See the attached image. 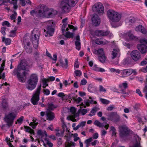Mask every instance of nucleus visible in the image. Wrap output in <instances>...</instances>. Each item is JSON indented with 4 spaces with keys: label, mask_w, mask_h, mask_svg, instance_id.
Instances as JSON below:
<instances>
[{
    "label": "nucleus",
    "mask_w": 147,
    "mask_h": 147,
    "mask_svg": "<svg viewBox=\"0 0 147 147\" xmlns=\"http://www.w3.org/2000/svg\"><path fill=\"white\" fill-rule=\"evenodd\" d=\"M37 14L38 17L50 18L53 16L54 11L44 4H40Z\"/></svg>",
    "instance_id": "nucleus-1"
},
{
    "label": "nucleus",
    "mask_w": 147,
    "mask_h": 147,
    "mask_svg": "<svg viewBox=\"0 0 147 147\" xmlns=\"http://www.w3.org/2000/svg\"><path fill=\"white\" fill-rule=\"evenodd\" d=\"M77 2V0H63L61 3L60 7L65 12H68L70 7L75 5Z\"/></svg>",
    "instance_id": "nucleus-2"
},
{
    "label": "nucleus",
    "mask_w": 147,
    "mask_h": 147,
    "mask_svg": "<svg viewBox=\"0 0 147 147\" xmlns=\"http://www.w3.org/2000/svg\"><path fill=\"white\" fill-rule=\"evenodd\" d=\"M38 78L35 74H33L30 78L27 81L26 85V88L28 90H32L36 87L38 82Z\"/></svg>",
    "instance_id": "nucleus-3"
},
{
    "label": "nucleus",
    "mask_w": 147,
    "mask_h": 147,
    "mask_svg": "<svg viewBox=\"0 0 147 147\" xmlns=\"http://www.w3.org/2000/svg\"><path fill=\"white\" fill-rule=\"evenodd\" d=\"M107 15L109 20L115 23L119 22L121 17L120 13L112 9H109L108 10Z\"/></svg>",
    "instance_id": "nucleus-4"
},
{
    "label": "nucleus",
    "mask_w": 147,
    "mask_h": 147,
    "mask_svg": "<svg viewBox=\"0 0 147 147\" xmlns=\"http://www.w3.org/2000/svg\"><path fill=\"white\" fill-rule=\"evenodd\" d=\"M39 35L40 31L38 30L34 29L33 30L31 40L35 49L37 48L38 47Z\"/></svg>",
    "instance_id": "nucleus-5"
},
{
    "label": "nucleus",
    "mask_w": 147,
    "mask_h": 147,
    "mask_svg": "<svg viewBox=\"0 0 147 147\" xmlns=\"http://www.w3.org/2000/svg\"><path fill=\"white\" fill-rule=\"evenodd\" d=\"M41 88V85H40L36 89L35 93L33 94L31 99V102L34 105H36L39 100V95Z\"/></svg>",
    "instance_id": "nucleus-6"
},
{
    "label": "nucleus",
    "mask_w": 147,
    "mask_h": 147,
    "mask_svg": "<svg viewBox=\"0 0 147 147\" xmlns=\"http://www.w3.org/2000/svg\"><path fill=\"white\" fill-rule=\"evenodd\" d=\"M47 27L46 29L44 30L45 33H44L45 36L46 37H48L52 36L54 32V30L52 27L53 22L51 21H49L46 23Z\"/></svg>",
    "instance_id": "nucleus-7"
},
{
    "label": "nucleus",
    "mask_w": 147,
    "mask_h": 147,
    "mask_svg": "<svg viewBox=\"0 0 147 147\" xmlns=\"http://www.w3.org/2000/svg\"><path fill=\"white\" fill-rule=\"evenodd\" d=\"M16 116V114L14 112L9 113L5 115L4 117L5 121L6 122L9 126H11L13 120Z\"/></svg>",
    "instance_id": "nucleus-8"
},
{
    "label": "nucleus",
    "mask_w": 147,
    "mask_h": 147,
    "mask_svg": "<svg viewBox=\"0 0 147 147\" xmlns=\"http://www.w3.org/2000/svg\"><path fill=\"white\" fill-rule=\"evenodd\" d=\"M92 10L94 11L97 12L100 14H102L104 13L103 6L100 3H95L92 7Z\"/></svg>",
    "instance_id": "nucleus-9"
},
{
    "label": "nucleus",
    "mask_w": 147,
    "mask_h": 147,
    "mask_svg": "<svg viewBox=\"0 0 147 147\" xmlns=\"http://www.w3.org/2000/svg\"><path fill=\"white\" fill-rule=\"evenodd\" d=\"M131 56L132 59L135 61L140 60L141 57L140 53L137 50H134L131 52Z\"/></svg>",
    "instance_id": "nucleus-10"
},
{
    "label": "nucleus",
    "mask_w": 147,
    "mask_h": 147,
    "mask_svg": "<svg viewBox=\"0 0 147 147\" xmlns=\"http://www.w3.org/2000/svg\"><path fill=\"white\" fill-rule=\"evenodd\" d=\"M94 34L98 37L106 36L109 34L110 36H112L113 34L110 33L108 31H105L104 30H97L95 31Z\"/></svg>",
    "instance_id": "nucleus-11"
},
{
    "label": "nucleus",
    "mask_w": 147,
    "mask_h": 147,
    "mask_svg": "<svg viewBox=\"0 0 147 147\" xmlns=\"http://www.w3.org/2000/svg\"><path fill=\"white\" fill-rule=\"evenodd\" d=\"M26 36L24 37L23 42L25 45V49L26 52L28 53H30L32 52V49L30 46V42Z\"/></svg>",
    "instance_id": "nucleus-12"
},
{
    "label": "nucleus",
    "mask_w": 147,
    "mask_h": 147,
    "mask_svg": "<svg viewBox=\"0 0 147 147\" xmlns=\"http://www.w3.org/2000/svg\"><path fill=\"white\" fill-rule=\"evenodd\" d=\"M91 20L92 24L94 26H98L100 23V19L98 15L96 14L93 15Z\"/></svg>",
    "instance_id": "nucleus-13"
},
{
    "label": "nucleus",
    "mask_w": 147,
    "mask_h": 147,
    "mask_svg": "<svg viewBox=\"0 0 147 147\" xmlns=\"http://www.w3.org/2000/svg\"><path fill=\"white\" fill-rule=\"evenodd\" d=\"M120 136L123 137L129 134V131L127 127L125 126H122L119 127Z\"/></svg>",
    "instance_id": "nucleus-14"
},
{
    "label": "nucleus",
    "mask_w": 147,
    "mask_h": 147,
    "mask_svg": "<svg viewBox=\"0 0 147 147\" xmlns=\"http://www.w3.org/2000/svg\"><path fill=\"white\" fill-rule=\"evenodd\" d=\"M28 65L25 59H23L21 61L20 64L18 66V70H20L21 71V70H26V67Z\"/></svg>",
    "instance_id": "nucleus-15"
},
{
    "label": "nucleus",
    "mask_w": 147,
    "mask_h": 147,
    "mask_svg": "<svg viewBox=\"0 0 147 147\" xmlns=\"http://www.w3.org/2000/svg\"><path fill=\"white\" fill-rule=\"evenodd\" d=\"M27 72L25 71H23L22 72V74L20 73V72H18L17 74V77L19 81L21 82H24L26 79V76Z\"/></svg>",
    "instance_id": "nucleus-16"
},
{
    "label": "nucleus",
    "mask_w": 147,
    "mask_h": 147,
    "mask_svg": "<svg viewBox=\"0 0 147 147\" xmlns=\"http://www.w3.org/2000/svg\"><path fill=\"white\" fill-rule=\"evenodd\" d=\"M80 109H79L78 111V113H81L82 115H85L87 112V110L86 109H81L82 107H86V105L87 106H89V102L86 103V105L83 104V103H81L80 104Z\"/></svg>",
    "instance_id": "nucleus-17"
},
{
    "label": "nucleus",
    "mask_w": 147,
    "mask_h": 147,
    "mask_svg": "<svg viewBox=\"0 0 147 147\" xmlns=\"http://www.w3.org/2000/svg\"><path fill=\"white\" fill-rule=\"evenodd\" d=\"M137 47L142 53H146L147 52V47L145 45L142 44H138L137 45Z\"/></svg>",
    "instance_id": "nucleus-18"
},
{
    "label": "nucleus",
    "mask_w": 147,
    "mask_h": 147,
    "mask_svg": "<svg viewBox=\"0 0 147 147\" xmlns=\"http://www.w3.org/2000/svg\"><path fill=\"white\" fill-rule=\"evenodd\" d=\"M111 58L113 59L117 57H119L120 55V51L119 49H113L111 53Z\"/></svg>",
    "instance_id": "nucleus-19"
},
{
    "label": "nucleus",
    "mask_w": 147,
    "mask_h": 147,
    "mask_svg": "<svg viewBox=\"0 0 147 147\" xmlns=\"http://www.w3.org/2000/svg\"><path fill=\"white\" fill-rule=\"evenodd\" d=\"M94 125L100 127H105L107 129H108L109 127L108 124H107L106 125H105L104 123H101L98 121L97 120H96L94 121Z\"/></svg>",
    "instance_id": "nucleus-20"
},
{
    "label": "nucleus",
    "mask_w": 147,
    "mask_h": 147,
    "mask_svg": "<svg viewBox=\"0 0 147 147\" xmlns=\"http://www.w3.org/2000/svg\"><path fill=\"white\" fill-rule=\"evenodd\" d=\"M75 39V45L76 46V48L77 50H79L80 49L81 46V43L80 42V40L79 36H77L76 37Z\"/></svg>",
    "instance_id": "nucleus-21"
},
{
    "label": "nucleus",
    "mask_w": 147,
    "mask_h": 147,
    "mask_svg": "<svg viewBox=\"0 0 147 147\" xmlns=\"http://www.w3.org/2000/svg\"><path fill=\"white\" fill-rule=\"evenodd\" d=\"M130 69L121 70L120 73L123 77L128 76L131 75Z\"/></svg>",
    "instance_id": "nucleus-22"
},
{
    "label": "nucleus",
    "mask_w": 147,
    "mask_h": 147,
    "mask_svg": "<svg viewBox=\"0 0 147 147\" xmlns=\"http://www.w3.org/2000/svg\"><path fill=\"white\" fill-rule=\"evenodd\" d=\"M95 42L98 45H104L107 43L108 42L105 39L101 38L96 39L95 40Z\"/></svg>",
    "instance_id": "nucleus-23"
},
{
    "label": "nucleus",
    "mask_w": 147,
    "mask_h": 147,
    "mask_svg": "<svg viewBox=\"0 0 147 147\" xmlns=\"http://www.w3.org/2000/svg\"><path fill=\"white\" fill-rule=\"evenodd\" d=\"M136 21L135 18L133 17H130L125 20V22L128 25H131Z\"/></svg>",
    "instance_id": "nucleus-24"
},
{
    "label": "nucleus",
    "mask_w": 147,
    "mask_h": 147,
    "mask_svg": "<svg viewBox=\"0 0 147 147\" xmlns=\"http://www.w3.org/2000/svg\"><path fill=\"white\" fill-rule=\"evenodd\" d=\"M135 30L137 31H139L143 34H146L147 32L144 27L141 25L138 26L136 28Z\"/></svg>",
    "instance_id": "nucleus-25"
},
{
    "label": "nucleus",
    "mask_w": 147,
    "mask_h": 147,
    "mask_svg": "<svg viewBox=\"0 0 147 147\" xmlns=\"http://www.w3.org/2000/svg\"><path fill=\"white\" fill-rule=\"evenodd\" d=\"M93 52L95 54L98 55L99 56L105 55L103 49L102 48L98 49H95L94 50Z\"/></svg>",
    "instance_id": "nucleus-26"
},
{
    "label": "nucleus",
    "mask_w": 147,
    "mask_h": 147,
    "mask_svg": "<svg viewBox=\"0 0 147 147\" xmlns=\"http://www.w3.org/2000/svg\"><path fill=\"white\" fill-rule=\"evenodd\" d=\"M121 93L125 95H123L122 96L125 98L127 95L131 94L133 93V91L132 90H128L127 92L125 89H122L120 90Z\"/></svg>",
    "instance_id": "nucleus-27"
},
{
    "label": "nucleus",
    "mask_w": 147,
    "mask_h": 147,
    "mask_svg": "<svg viewBox=\"0 0 147 147\" xmlns=\"http://www.w3.org/2000/svg\"><path fill=\"white\" fill-rule=\"evenodd\" d=\"M46 115L48 119L50 121L53 120L55 117L54 114L52 112L47 111L46 112Z\"/></svg>",
    "instance_id": "nucleus-28"
},
{
    "label": "nucleus",
    "mask_w": 147,
    "mask_h": 147,
    "mask_svg": "<svg viewBox=\"0 0 147 147\" xmlns=\"http://www.w3.org/2000/svg\"><path fill=\"white\" fill-rule=\"evenodd\" d=\"M115 113L116 112H111L108 113L107 115V119L113 121L114 118V117Z\"/></svg>",
    "instance_id": "nucleus-29"
},
{
    "label": "nucleus",
    "mask_w": 147,
    "mask_h": 147,
    "mask_svg": "<svg viewBox=\"0 0 147 147\" xmlns=\"http://www.w3.org/2000/svg\"><path fill=\"white\" fill-rule=\"evenodd\" d=\"M10 137L12 138L11 140L10 139H9L8 138H6V140L7 142V144L9 145V147H15L13 146L12 144L10 142H13V140L14 139V136L13 134H11Z\"/></svg>",
    "instance_id": "nucleus-30"
},
{
    "label": "nucleus",
    "mask_w": 147,
    "mask_h": 147,
    "mask_svg": "<svg viewBox=\"0 0 147 147\" xmlns=\"http://www.w3.org/2000/svg\"><path fill=\"white\" fill-rule=\"evenodd\" d=\"M76 110L75 107H72L70 108V111L71 112L73 115V116L74 117H76L79 116V113H76Z\"/></svg>",
    "instance_id": "nucleus-31"
},
{
    "label": "nucleus",
    "mask_w": 147,
    "mask_h": 147,
    "mask_svg": "<svg viewBox=\"0 0 147 147\" xmlns=\"http://www.w3.org/2000/svg\"><path fill=\"white\" fill-rule=\"evenodd\" d=\"M37 134L38 135L42 137L44 136L47 137V133L45 131H42L41 130L38 131Z\"/></svg>",
    "instance_id": "nucleus-32"
},
{
    "label": "nucleus",
    "mask_w": 147,
    "mask_h": 147,
    "mask_svg": "<svg viewBox=\"0 0 147 147\" xmlns=\"http://www.w3.org/2000/svg\"><path fill=\"white\" fill-rule=\"evenodd\" d=\"M24 127L25 129V131H26L29 133L31 134L34 135V130L32 129L30 127L27 126H24Z\"/></svg>",
    "instance_id": "nucleus-33"
},
{
    "label": "nucleus",
    "mask_w": 147,
    "mask_h": 147,
    "mask_svg": "<svg viewBox=\"0 0 147 147\" xmlns=\"http://www.w3.org/2000/svg\"><path fill=\"white\" fill-rule=\"evenodd\" d=\"M93 69L95 71L100 72H103L105 71L104 69L98 67L96 65H94Z\"/></svg>",
    "instance_id": "nucleus-34"
},
{
    "label": "nucleus",
    "mask_w": 147,
    "mask_h": 147,
    "mask_svg": "<svg viewBox=\"0 0 147 147\" xmlns=\"http://www.w3.org/2000/svg\"><path fill=\"white\" fill-rule=\"evenodd\" d=\"M61 121L62 123V128L63 129V131L64 132L65 130L67 131V127L66 124V123H65V122H64V118H61Z\"/></svg>",
    "instance_id": "nucleus-35"
},
{
    "label": "nucleus",
    "mask_w": 147,
    "mask_h": 147,
    "mask_svg": "<svg viewBox=\"0 0 147 147\" xmlns=\"http://www.w3.org/2000/svg\"><path fill=\"white\" fill-rule=\"evenodd\" d=\"M113 122H118L120 121V117L119 115H118L117 112H116V113L115 114L114 117Z\"/></svg>",
    "instance_id": "nucleus-36"
},
{
    "label": "nucleus",
    "mask_w": 147,
    "mask_h": 147,
    "mask_svg": "<svg viewBox=\"0 0 147 147\" xmlns=\"http://www.w3.org/2000/svg\"><path fill=\"white\" fill-rule=\"evenodd\" d=\"M98 110L99 109L97 108H94L90 112V113L88 115L91 117L92 116L94 115L95 114L96 112L98 111Z\"/></svg>",
    "instance_id": "nucleus-37"
},
{
    "label": "nucleus",
    "mask_w": 147,
    "mask_h": 147,
    "mask_svg": "<svg viewBox=\"0 0 147 147\" xmlns=\"http://www.w3.org/2000/svg\"><path fill=\"white\" fill-rule=\"evenodd\" d=\"M18 0H11L9 3L11 4H12L13 5V8L16 9L18 7V6L17 5V1Z\"/></svg>",
    "instance_id": "nucleus-38"
},
{
    "label": "nucleus",
    "mask_w": 147,
    "mask_h": 147,
    "mask_svg": "<svg viewBox=\"0 0 147 147\" xmlns=\"http://www.w3.org/2000/svg\"><path fill=\"white\" fill-rule=\"evenodd\" d=\"M125 36H128L130 39H133L135 38V36L131 33L130 31L127 32L125 34Z\"/></svg>",
    "instance_id": "nucleus-39"
},
{
    "label": "nucleus",
    "mask_w": 147,
    "mask_h": 147,
    "mask_svg": "<svg viewBox=\"0 0 147 147\" xmlns=\"http://www.w3.org/2000/svg\"><path fill=\"white\" fill-rule=\"evenodd\" d=\"M56 108L54 105L53 103H49L48 104L47 107V111L53 110L54 109Z\"/></svg>",
    "instance_id": "nucleus-40"
},
{
    "label": "nucleus",
    "mask_w": 147,
    "mask_h": 147,
    "mask_svg": "<svg viewBox=\"0 0 147 147\" xmlns=\"http://www.w3.org/2000/svg\"><path fill=\"white\" fill-rule=\"evenodd\" d=\"M88 90L90 92H93L95 91L96 88L93 85L90 84L88 86Z\"/></svg>",
    "instance_id": "nucleus-41"
},
{
    "label": "nucleus",
    "mask_w": 147,
    "mask_h": 147,
    "mask_svg": "<svg viewBox=\"0 0 147 147\" xmlns=\"http://www.w3.org/2000/svg\"><path fill=\"white\" fill-rule=\"evenodd\" d=\"M2 41L4 42L6 45H9L11 42V40L9 38H5L4 37H3L2 38Z\"/></svg>",
    "instance_id": "nucleus-42"
},
{
    "label": "nucleus",
    "mask_w": 147,
    "mask_h": 147,
    "mask_svg": "<svg viewBox=\"0 0 147 147\" xmlns=\"http://www.w3.org/2000/svg\"><path fill=\"white\" fill-rule=\"evenodd\" d=\"M119 88L121 89V90L123 89V88H124L125 89L128 87L127 83L126 82L120 84L119 85Z\"/></svg>",
    "instance_id": "nucleus-43"
},
{
    "label": "nucleus",
    "mask_w": 147,
    "mask_h": 147,
    "mask_svg": "<svg viewBox=\"0 0 147 147\" xmlns=\"http://www.w3.org/2000/svg\"><path fill=\"white\" fill-rule=\"evenodd\" d=\"M65 63H63V62H60L61 65L63 68H67L68 67V60L67 59H65Z\"/></svg>",
    "instance_id": "nucleus-44"
},
{
    "label": "nucleus",
    "mask_w": 147,
    "mask_h": 147,
    "mask_svg": "<svg viewBox=\"0 0 147 147\" xmlns=\"http://www.w3.org/2000/svg\"><path fill=\"white\" fill-rule=\"evenodd\" d=\"M63 35L67 38H72L74 35L73 33H70L69 32H66L65 34H64V33H63Z\"/></svg>",
    "instance_id": "nucleus-45"
},
{
    "label": "nucleus",
    "mask_w": 147,
    "mask_h": 147,
    "mask_svg": "<svg viewBox=\"0 0 147 147\" xmlns=\"http://www.w3.org/2000/svg\"><path fill=\"white\" fill-rule=\"evenodd\" d=\"M86 124V121H82L77 126V127L76 128V129H78L80 127H84Z\"/></svg>",
    "instance_id": "nucleus-46"
},
{
    "label": "nucleus",
    "mask_w": 147,
    "mask_h": 147,
    "mask_svg": "<svg viewBox=\"0 0 147 147\" xmlns=\"http://www.w3.org/2000/svg\"><path fill=\"white\" fill-rule=\"evenodd\" d=\"M99 61L102 63L104 62L106 60V57L105 55L100 56L98 57Z\"/></svg>",
    "instance_id": "nucleus-47"
},
{
    "label": "nucleus",
    "mask_w": 147,
    "mask_h": 147,
    "mask_svg": "<svg viewBox=\"0 0 147 147\" xmlns=\"http://www.w3.org/2000/svg\"><path fill=\"white\" fill-rule=\"evenodd\" d=\"M48 81V80L47 79L45 78L43 79L42 80V82H43V86L42 87L43 88H45L47 86H48V84H47V82Z\"/></svg>",
    "instance_id": "nucleus-48"
},
{
    "label": "nucleus",
    "mask_w": 147,
    "mask_h": 147,
    "mask_svg": "<svg viewBox=\"0 0 147 147\" xmlns=\"http://www.w3.org/2000/svg\"><path fill=\"white\" fill-rule=\"evenodd\" d=\"M16 30H15L11 31L9 33V36L11 37H15L16 35Z\"/></svg>",
    "instance_id": "nucleus-49"
},
{
    "label": "nucleus",
    "mask_w": 147,
    "mask_h": 147,
    "mask_svg": "<svg viewBox=\"0 0 147 147\" xmlns=\"http://www.w3.org/2000/svg\"><path fill=\"white\" fill-rule=\"evenodd\" d=\"M76 76H81L82 74V71L79 70H75L74 72Z\"/></svg>",
    "instance_id": "nucleus-50"
},
{
    "label": "nucleus",
    "mask_w": 147,
    "mask_h": 147,
    "mask_svg": "<svg viewBox=\"0 0 147 147\" xmlns=\"http://www.w3.org/2000/svg\"><path fill=\"white\" fill-rule=\"evenodd\" d=\"M109 70L111 72H115L118 74H120L121 72L120 70L119 69H115L112 68H110Z\"/></svg>",
    "instance_id": "nucleus-51"
},
{
    "label": "nucleus",
    "mask_w": 147,
    "mask_h": 147,
    "mask_svg": "<svg viewBox=\"0 0 147 147\" xmlns=\"http://www.w3.org/2000/svg\"><path fill=\"white\" fill-rule=\"evenodd\" d=\"M100 100L101 102L103 104H108L110 102L109 100L102 98H100Z\"/></svg>",
    "instance_id": "nucleus-52"
},
{
    "label": "nucleus",
    "mask_w": 147,
    "mask_h": 147,
    "mask_svg": "<svg viewBox=\"0 0 147 147\" xmlns=\"http://www.w3.org/2000/svg\"><path fill=\"white\" fill-rule=\"evenodd\" d=\"M143 92L145 94L146 98L147 99V85H146L143 88Z\"/></svg>",
    "instance_id": "nucleus-53"
},
{
    "label": "nucleus",
    "mask_w": 147,
    "mask_h": 147,
    "mask_svg": "<svg viewBox=\"0 0 147 147\" xmlns=\"http://www.w3.org/2000/svg\"><path fill=\"white\" fill-rule=\"evenodd\" d=\"M92 137H91L88 139L86 140L84 142L86 144L89 145V143L92 142Z\"/></svg>",
    "instance_id": "nucleus-54"
},
{
    "label": "nucleus",
    "mask_w": 147,
    "mask_h": 147,
    "mask_svg": "<svg viewBox=\"0 0 147 147\" xmlns=\"http://www.w3.org/2000/svg\"><path fill=\"white\" fill-rule=\"evenodd\" d=\"M24 117L21 116L19 119H18L16 122V124H17L18 123H21L24 119Z\"/></svg>",
    "instance_id": "nucleus-55"
},
{
    "label": "nucleus",
    "mask_w": 147,
    "mask_h": 147,
    "mask_svg": "<svg viewBox=\"0 0 147 147\" xmlns=\"http://www.w3.org/2000/svg\"><path fill=\"white\" fill-rule=\"evenodd\" d=\"M57 131V132L56 133V135L57 136H63V134L64 132L63 131H62V132H61V133H59V130H56Z\"/></svg>",
    "instance_id": "nucleus-56"
},
{
    "label": "nucleus",
    "mask_w": 147,
    "mask_h": 147,
    "mask_svg": "<svg viewBox=\"0 0 147 147\" xmlns=\"http://www.w3.org/2000/svg\"><path fill=\"white\" fill-rule=\"evenodd\" d=\"M38 124V123H34V122H31L29 124V125L31 126L32 128L34 129L36 128V125Z\"/></svg>",
    "instance_id": "nucleus-57"
},
{
    "label": "nucleus",
    "mask_w": 147,
    "mask_h": 147,
    "mask_svg": "<svg viewBox=\"0 0 147 147\" xmlns=\"http://www.w3.org/2000/svg\"><path fill=\"white\" fill-rule=\"evenodd\" d=\"M2 106L4 108H6L8 106V103L5 100H3L2 103Z\"/></svg>",
    "instance_id": "nucleus-58"
},
{
    "label": "nucleus",
    "mask_w": 147,
    "mask_h": 147,
    "mask_svg": "<svg viewBox=\"0 0 147 147\" xmlns=\"http://www.w3.org/2000/svg\"><path fill=\"white\" fill-rule=\"evenodd\" d=\"M20 72V70H18V67L17 69L16 68L14 69L12 73V74L14 75H15L16 74L17 75L18 72Z\"/></svg>",
    "instance_id": "nucleus-59"
},
{
    "label": "nucleus",
    "mask_w": 147,
    "mask_h": 147,
    "mask_svg": "<svg viewBox=\"0 0 147 147\" xmlns=\"http://www.w3.org/2000/svg\"><path fill=\"white\" fill-rule=\"evenodd\" d=\"M140 42L142 44V43H144L145 44H147V39L146 38H143L141 39L140 40Z\"/></svg>",
    "instance_id": "nucleus-60"
},
{
    "label": "nucleus",
    "mask_w": 147,
    "mask_h": 147,
    "mask_svg": "<svg viewBox=\"0 0 147 147\" xmlns=\"http://www.w3.org/2000/svg\"><path fill=\"white\" fill-rule=\"evenodd\" d=\"M38 11H35V10H32L30 12V14L32 15H35L38 17V15L37 13Z\"/></svg>",
    "instance_id": "nucleus-61"
},
{
    "label": "nucleus",
    "mask_w": 147,
    "mask_h": 147,
    "mask_svg": "<svg viewBox=\"0 0 147 147\" xmlns=\"http://www.w3.org/2000/svg\"><path fill=\"white\" fill-rule=\"evenodd\" d=\"M67 25V24H63L62 26V31L63 33H64L65 30V28L66 27Z\"/></svg>",
    "instance_id": "nucleus-62"
},
{
    "label": "nucleus",
    "mask_w": 147,
    "mask_h": 147,
    "mask_svg": "<svg viewBox=\"0 0 147 147\" xmlns=\"http://www.w3.org/2000/svg\"><path fill=\"white\" fill-rule=\"evenodd\" d=\"M2 25L3 26H6L8 27L10 26V24L7 21H5L3 23Z\"/></svg>",
    "instance_id": "nucleus-63"
},
{
    "label": "nucleus",
    "mask_w": 147,
    "mask_h": 147,
    "mask_svg": "<svg viewBox=\"0 0 147 147\" xmlns=\"http://www.w3.org/2000/svg\"><path fill=\"white\" fill-rule=\"evenodd\" d=\"M114 109H115V107L114 105H111L110 106L108 107L107 109V110L108 111H111Z\"/></svg>",
    "instance_id": "nucleus-64"
}]
</instances>
